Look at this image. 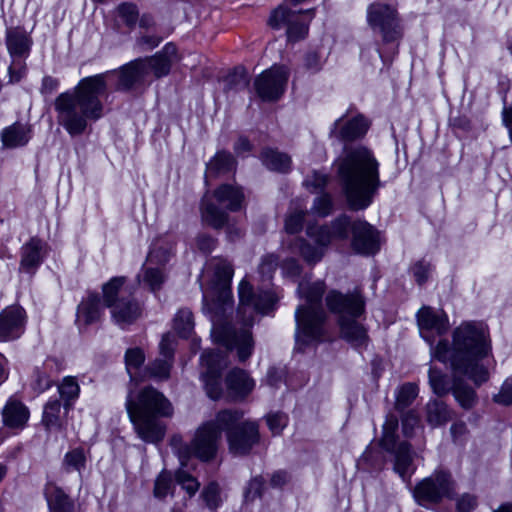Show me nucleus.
Returning <instances> with one entry per match:
<instances>
[{"label":"nucleus","instance_id":"42","mask_svg":"<svg viewBox=\"0 0 512 512\" xmlns=\"http://www.w3.org/2000/svg\"><path fill=\"white\" fill-rule=\"evenodd\" d=\"M86 465V456L82 448H75L67 452L63 459V468L67 472L77 471L81 473Z\"/></svg>","mask_w":512,"mask_h":512},{"label":"nucleus","instance_id":"4","mask_svg":"<svg viewBox=\"0 0 512 512\" xmlns=\"http://www.w3.org/2000/svg\"><path fill=\"white\" fill-rule=\"evenodd\" d=\"M126 410L138 436L145 442H160L165 435V427L158 421L159 417H171V402L152 386L139 391L136 399L129 393Z\"/></svg>","mask_w":512,"mask_h":512},{"label":"nucleus","instance_id":"13","mask_svg":"<svg viewBox=\"0 0 512 512\" xmlns=\"http://www.w3.org/2000/svg\"><path fill=\"white\" fill-rule=\"evenodd\" d=\"M313 11L292 12L284 6H279L271 13L268 23L274 29L286 26L288 40L298 41L306 37L308 33V22H305L303 18L308 15V21H310L313 18Z\"/></svg>","mask_w":512,"mask_h":512},{"label":"nucleus","instance_id":"39","mask_svg":"<svg viewBox=\"0 0 512 512\" xmlns=\"http://www.w3.org/2000/svg\"><path fill=\"white\" fill-rule=\"evenodd\" d=\"M171 253V245H163L161 242L157 241L153 244L147 256V264L163 267L169 261Z\"/></svg>","mask_w":512,"mask_h":512},{"label":"nucleus","instance_id":"46","mask_svg":"<svg viewBox=\"0 0 512 512\" xmlns=\"http://www.w3.org/2000/svg\"><path fill=\"white\" fill-rule=\"evenodd\" d=\"M171 358L156 359L147 368L146 371L150 377L158 380H166L170 376Z\"/></svg>","mask_w":512,"mask_h":512},{"label":"nucleus","instance_id":"44","mask_svg":"<svg viewBox=\"0 0 512 512\" xmlns=\"http://www.w3.org/2000/svg\"><path fill=\"white\" fill-rule=\"evenodd\" d=\"M201 497L210 510H216L222 503L221 489L218 483L210 482L203 489Z\"/></svg>","mask_w":512,"mask_h":512},{"label":"nucleus","instance_id":"43","mask_svg":"<svg viewBox=\"0 0 512 512\" xmlns=\"http://www.w3.org/2000/svg\"><path fill=\"white\" fill-rule=\"evenodd\" d=\"M60 411L61 404L58 400L49 401L45 407L43 412V423L48 429L52 428H60Z\"/></svg>","mask_w":512,"mask_h":512},{"label":"nucleus","instance_id":"10","mask_svg":"<svg viewBox=\"0 0 512 512\" xmlns=\"http://www.w3.org/2000/svg\"><path fill=\"white\" fill-rule=\"evenodd\" d=\"M243 194H205L201 203L202 221L214 229L227 223L224 208L237 211L242 207Z\"/></svg>","mask_w":512,"mask_h":512},{"label":"nucleus","instance_id":"18","mask_svg":"<svg viewBox=\"0 0 512 512\" xmlns=\"http://www.w3.org/2000/svg\"><path fill=\"white\" fill-rule=\"evenodd\" d=\"M351 228L350 220L346 215H341L328 226L310 225L306 229L307 235L321 246H328L334 238L346 239L348 229Z\"/></svg>","mask_w":512,"mask_h":512},{"label":"nucleus","instance_id":"36","mask_svg":"<svg viewBox=\"0 0 512 512\" xmlns=\"http://www.w3.org/2000/svg\"><path fill=\"white\" fill-rule=\"evenodd\" d=\"M125 277H114L102 287L103 299L106 306L116 303L124 296Z\"/></svg>","mask_w":512,"mask_h":512},{"label":"nucleus","instance_id":"27","mask_svg":"<svg viewBox=\"0 0 512 512\" xmlns=\"http://www.w3.org/2000/svg\"><path fill=\"white\" fill-rule=\"evenodd\" d=\"M394 453V471L404 481H409L415 468L413 467V453L411 446L407 442H401L394 449L391 450Z\"/></svg>","mask_w":512,"mask_h":512},{"label":"nucleus","instance_id":"28","mask_svg":"<svg viewBox=\"0 0 512 512\" xmlns=\"http://www.w3.org/2000/svg\"><path fill=\"white\" fill-rule=\"evenodd\" d=\"M32 40L21 28H11L6 33V46L13 58L26 57L29 54Z\"/></svg>","mask_w":512,"mask_h":512},{"label":"nucleus","instance_id":"26","mask_svg":"<svg viewBox=\"0 0 512 512\" xmlns=\"http://www.w3.org/2000/svg\"><path fill=\"white\" fill-rule=\"evenodd\" d=\"M45 255V244L32 238L21 250L20 271L32 274L42 263Z\"/></svg>","mask_w":512,"mask_h":512},{"label":"nucleus","instance_id":"3","mask_svg":"<svg viewBox=\"0 0 512 512\" xmlns=\"http://www.w3.org/2000/svg\"><path fill=\"white\" fill-rule=\"evenodd\" d=\"M108 74H97L81 79L73 91L61 93L54 103L58 124L71 136L85 132L88 121L103 116L102 97L107 94Z\"/></svg>","mask_w":512,"mask_h":512},{"label":"nucleus","instance_id":"23","mask_svg":"<svg viewBox=\"0 0 512 512\" xmlns=\"http://www.w3.org/2000/svg\"><path fill=\"white\" fill-rule=\"evenodd\" d=\"M141 63L140 59H136L120 69L118 72V89L128 90L136 85L151 82V79L147 76L145 67H143Z\"/></svg>","mask_w":512,"mask_h":512},{"label":"nucleus","instance_id":"29","mask_svg":"<svg viewBox=\"0 0 512 512\" xmlns=\"http://www.w3.org/2000/svg\"><path fill=\"white\" fill-rule=\"evenodd\" d=\"M30 139V127L18 122L6 127L1 132V141L6 148L25 146Z\"/></svg>","mask_w":512,"mask_h":512},{"label":"nucleus","instance_id":"21","mask_svg":"<svg viewBox=\"0 0 512 512\" xmlns=\"http://www.w3.org/2000/svg\"><path fill=\"white\" fill-rule=\"evenodd\" d=\"M113 322L121 328L133 324L141 315L139 304L130 296L121 297L116 303L109 306Z\"/></svg>","mask_w":512,"mask_h":512},{"label":"nucleus","instance_id":"57","mask_svg":"<svg viewBox=\"0 0 512 512\" xmlns=\"http://www.w3.org/2000/svg\"><path fill=\"white\" fill-rule=\"evenodd\" d=\"M266 419L273 434H279L287 424V416L280 412L269 414Z\"/></svg>","mask_w":512,"mask_h":512},{"label":"nucleus","instance_id":"19","mask_svg":"<svg viewBox=\"0 0 512 512\" xmlns=\"http://www.w3.org/2000/svg\"><path fill=\"white\" fill-rule=\"evenodd\" d=\"M25 311L19 306H10L0 313V341L7 342L20 337L24 330Z\"/></svg>","mask_w":512,"mask_h":512},{"label":"nucleus","instance_id":"40","mask_svg":"<svg viewBox=\"0 0 512 512\" xmlns=\"http://www.w3.org/2000/svg\"><path fill=\"white\" fill-rule=\"evenodd\" d=\"M173 327L181 337H188L194 328L192 312L188 309H180L174 317Z\"/></svg>","mask_w":512,"mask_h":512},{"label":"nucleus","instance_id":"51","mask_svg":"<svg viewBox=\"0 0 512 512\" xmlns=\"http://www.w3.org/2000/svg\"><path fill=\"white\" fill-rule=\"evenodd\" d=\"M305 212L294 210L290 212L285 220V229L288 233L295 234L302 230Z\"/></svg>","mask_w":512,"mask_h":512},{"label":"nucleus","instance_id":"7","mask_svg":"<svg viewBox=\"0 0 512 512\" xmlns=\"http://www.w3.org/2000/svg\"><path fill=\"white\" fill-rule=\"evenodd\" d=\"M221 437L222 430L219 428L216 415L213 420L207 421L197 428L190 444L185 443L181 435H174L170 440V445L177 454L180 464L186 466L191 456L204 462L214 459Z\"/></svg>","mask_w":512,"mask_h":512},{"label":"nucleus","instance_id":"30","mask_svg":"<svg viewBox=\"0 0 512 512\" xmlns=\"http://www.w3.org/2000/svg\"><path fill=\"white\" fill-rule=\"evenodd\" d=\"M2 416L6 426L10 428H21L26 424L29 418V411L22 403L9 401L2 411Z\"/></svg>","mask_w":512,"mask_h":512},{"label":"nucleus","instance_id":"5","mask_svg":"<svg viewBox=\"0 0 512 512\" xmlns=\"http://www.w3.org/2000/svg\"><path fill=\"white\" fill-rule=\"evenodd\" d=\"M325 288L322 281L301 282L298 286V293L305 300L295 311V340L298 350L322 342L327 337V314L321 306Z\"/></svg>","mask_w":512,"mask_h":512},{"label":"nucleus","instance_id":"2","mask_svg":"<svg viewBox=\"0 0 512 512\" xmlns=\"http://www.w3.org/2000/svg\"><path fill=\"white\" fill-rule=\"evenodd\" d=\"M417 320L420 334L430 344L434 359L443 363L449 362L456 374L467 375L476 385L488 380L489 372L482 360L488 356L491 347L486 329L481 324L462 323L453 331L452 347L446 340H440L433 347L434 337L442 336L449 329L446 313L423 307L417 314Z\"/></svg>","mask_w":512,"mask_h":512},{"label":"nucleus","instance_id":"20","mask_svg":"<svg viewBox=\"0 0 512 512\" xmlns=\"http://www.w3.org/2000/svg\"><path fill=\"white\" fill-rule=\"evenodd\" d=\"M176 46L172 43L165 45L162 51L155 54L153 57L140 58L142 66L147 71V76L152 80L154 78H160L169 73L171 64L176 57Z\"/></svg>","mask_w":512,"mask_h":512},{"label":"nucleus","instance_id":"11","mask_svg":"<svg viewBox=\"0 0 512 512\" xmlns=\"http://www.w3.org/2000/svg\"><path fill=\"white\" fill-rule=\"evenodd\" d=\"M367 21L373 29H378L384 42H393L402 37V27L397 9L384 4L373 3L368 7Z\"/></svg>","mask_w":512,"mask_h":512},{"label":"nucleus","instance_id":"12","mask_svg":"<svg viewBox=\"0 0 512 512\" xmlns=\"http://www.w3.org/2000/svg\"><path fill=\"white\" fill-rule=\"evenodd\" d=\"M202 379L207 395L217 400L222 395L221 374L228 366L227 353L206 351L201 356Z\"/></svg>","mask_w":512,"mask_h":512},{"label":"nucleus","instance_id":"45","mask_svg":"<svg viewBox=\"0 0 512 512\" xmlns=\"http://www.w3.org/2000/svg\"><path fill=\"white\" fill-rule=\"evenodd\" d=\"M60 396L65 400V409L69 407V401L75 400L79 395V385L75 378L65 377L58 387Z\"/></svg>","mask_w":512,"mask_h":512},{"label":"nucleus","instance_id":"52","mask_svg":"<svg viewBox=\"0 0 512 512\" xmlns=\"http://www.w3.org/2000/svg\"><path fill=\"white\" fill-rule=\"evenodd\" d=\"M345 201L350 210L365 209L372 202L371 194H345Z\"/></svg>","mask_w":512,"mask_h":512},{"label":"nucleus","instance_id":"47","mask_svg":"<svg viewBox=\"0 0 512 512\" xmlns=\"http://www.w3.org/2000/svg\"><path fill=\"white\" fill-rule=\"evenodd\" d=\"M145 355L144 352L140 348H131L126 351L125 354V362L126 369L131 377V379H135V372L141 367L144 363Z\"/></svg>","mask_w":512,"mask_h":512},{"label":"nucleus","instance_id":"1","mask_svg":"<svg viewBox=\"0 0 512 512\" xmlns=\"http://www.w3.org/2000/svg\"><path fill=\"white\" fill-rule=\"evenodd\" d=\"M209 266L213 270V277L210 286L203 292V300L204 311L209 314L212 322V337L227 350L236 348L239 360L245 361L253 350L252 335L247 327L253 325L254 313H269L278 298L271 291L254 292L250 283L242 280L238 288V314L245 328L237 331L231 325L222 323L232 303L231 280L234 269L230 262L222 258L212 259Z\"/></svg>","mask_w":512,"mask_h":512},{"label":"nucleus","instance_id":"55","mask_svg":"<svg viewBox=\"0 0 512 512\" xmlns=\"http://www.w3.org/2000/svg\"><path fill=\"white\" fill-rule=\"evenodd\" d=\"M333 204L329 194H321L318 196L313 205V212L319 216L325 217L332 211Z\"/></svg>","mask_w":512,"mask_h":512},{"label":"nucleus","instance_id":"15","mask_svg":"<svg viewBox=\"0 0 512 512\" xmlns=\"http://www.w3.org/2000/svg\"><path fill=\"white\" fill-rule=\"evenodd\" d=\"M326 305L332 313L338 315V321L341 318H357L365 311V299L359 289L347 294L332 290L326 296Z\"/></svg>","mask_w":512,"mask_h":512},{"label":"nucleus","instance_id":"35","mask_svg":"<svg viewBox=\"0 0 512 512\" xmlns=\"http://www.w3.org/2000/svg\"><path fill=\"white\" fill-rule=\"evenodd\" d=\"M453 373H454V377H455L454 385H453V394H454L456 400L464 409L472 408L475 405L476 400H477L475 391L471 387L462 384L457 379L458 376H466V377H468V376L464 375V374H459V373L456 374L454 371H453Z\"/></svg>","mask_w":512,"mask_h":512},{"label":"nucleus","instance_id":"61","mask_svg":"<svg viewBox=\"0 0 512 512\" xmlns=\"http://www.w3.org/2000/svg\"><path fill=\"white\" fill-rule=\"evenodd\" d=\"M277 267V257L274 255H267L263 257L259 271L263 276L271 277L272 273L276 270Z\"/></svg>","mask_w":512,"mask_h":512},{"label":"nucleus","instance_id":"34","mask_svg":"<svg viewBox=\"0 0 512 512\" xmlns=\"http://www.w3.org/2000/svg\"><path fill=\"white\" fill-rule=\"evenodd\" d=\"M317 246H312L303 238H296L293 242V250L300 253L305 261L309 263H316L320 261L324 255L325 249L328 246H321L316 243Z\"/></svg>","mask_w":512,"mask_h":512},{"label":"nucleus","instance_id":"33","mask_svg":"<svg viewBox=\"0 0 512 512\" xmlns=\"http://www.w3.org/2000/svg\"><path fill=\"white\" fill-rule=\"evenodd\" d=\"M426 418L430 425L436 427L447 423L451 419V413L445 403L433 400L426 405Z\"/></svg>","mask_w":512,"mask_h":512},{"label":"nucleus","instance_id":"22","mask_svg":"<svg viewBox=\"0 0 512 512\" xmlns=\"http://www.w3.org/2000/svg\"><path fill=\"white\" fill-rule=\"evenodd\" d=\"M102 305L97 293H88L77 307L76 323L81 327H87L98 322L102 316Z\"/></svg>","mask_w":512,"mask_h":512},{"label":"nucleus","instance_id":"38","mask_svg":"<svg viewBox=\"0 0 512 512\" xmlns=\"http://www.w3.org/2000/svg\"><path fill=\"white\" fill-rule=\"evenodd\" d=\"M398 429V419L394 415H388L383 425V435L381 445L387 451H391L396 445V431Z\"/></svg>","mask_w":512,"mask_h":512},{"label":"nucleus","instance_id":"14","mask_svg":"<svg viewBox=\"0 0 512 512\" xmlns=\"http://www.w3.org/2000/svg\"><path fill=\"white\" fill-rule=\"evenodd\" d=\"M289 77L284 66H272L261 73L254 81L257 95L264 101H276L284 93Z\"/></svg>","mask_w":512,"mask_h":512},{"label":"nucleus","instance_id":"62","mask_svg":"<svg viewBox=\"0 0 512 512\" xmlns=\"http://www.w3.org/2000/svg\"><path fill=\"white\" fill-rule=\"evenodd\" d=\"M174 343L175 339L170 333L163 335L160 342V353L164 358L172 359L174 353Z\"/></svg>","mask_w":512,"mask_h":512},{"label":"nucleus","instance_id":"17","mask_svg":"<svg viewBox=\"0 0 512 512\" xmlns=\"http://www.w3.org/2000/svg\"><path fill=\"white\" fill-rule=\"evenodd\" d=\"M349 113L348 111L344 116L333 123L330 130V137L349 142L359 139L366 134L370 126L369 121L361 114L349 120H345Z\"/></svg>","mask_w":512,"mask_h":512},{"label":"nucleus","instance_id":"24","mask_svg":"<svg viewBox=\"0 0 512 512\" xmlns=\"http://www.w3.org/2000/svg\"><path fill=\"white\" fill-rule=\"evenodd\" d=\"M227 390L234 399H244L255 388V381L240 368L232 369L225 379Z\"/></svg>","mask_w":512,"mask_h":512},{"label":"nucleus","instance_id":"8","mask_svg":"<svg viewBox=\"0 0 512 512\" xmlns=\"http://www.w3.org/2000/svg\"><path fill=\"white\" fill-rule=\"evenodd\" d=\"M243 412L222 410L217 413L220 430L226 433L230 453L236 456L248 454L259 442V427L254 421H242Z\"/></svg>","mask_w":512,"mask_h":512},{"label":"nucleus","instance_id":"48","mask_svg":"<svg viewBox=\"0 0 512 512\" xmlns=\"http://www.w3.org/2000/svg\"><path fill=\"white\" fill-rule=\"evenodd\" d=\"M429 383L434 393L439 396H443L450 391L448 380L435 368L429 370Z\"/></svg>","mask_w":512,"mask_h":512},{"label":"nucleus","instance_id":"16","mask_svg":"<svg viewBox=\"0 0 512 512\" xmlns=\"http://www.w3.org/2000/svg\"><path fill=\"white\" fill-rule=\"evenodd\" d=\"M353 250L362 255H373L380 249L379 232L368 222L357 220L351 224Z\"/></svg>","mask_w":512,"mask_h":512},{"label":"nucleus","instance_id":"64","mask_svg":"<svg viewBox=\"0 0 512 512\" xmlns=\"http://www.w3.org/2000/svg\"><path fill=\"white\" fill-rule=\"evenodd\" d=\"M477 505L476 497L470 494H464L457 501L458 512H471Z\"/></svg>","mask_w":512,"mask_h":512},{"label":"nucleus","instance_id":"49","mask_svg":"<svg viewBox=\"0 0 512 512\" xmlns=\"http://www.w3.org/2000/svg\"><path fill=\"white\" fill-rule=\"evenodd\" d=\"M184 467L185 466L181 465V467L177 470L175 479L177 483L181 485L182 488L185 489L190 496H192L198 491L200 484L196 478L184 470Z\"/></svg>","mask_w":512,"mask_h":512},{"label":"nucleus","instance_id":"53","mask_svg":"<svg viewBox=\"0 0 512 512\" xmlns=\"http://www.w3.org/2000/svg\"><path fill=\"white\" fill-rule=\"evenodd\" d=\"M171 488L172 479L170 474L162 472L155 481L154 495L155 497L162 499L170 493Z\"/></svg>","mask_w":512,"mask_h":512},{"label":"nucleus","instance_id":"59","mask_svg":"<svg viewBox=\"0 0 512 512\" xmlns=\"http://www.w3.org/2000/svg\"><path fill=\"white\" fill-rule=\"evenodd\" d=\"M419 418L414 410L406 412L402 417L403 432L406 436L413 433L414 428L418 425Z\"/></svg>","mask_w":512,"mask_h":512},{"label":"nucleus","instance_id":"60","mask_svg":"<svg viewBox=\"0 0 512 512\" xmlns=\"http://www.w3.org/2000/svg\"><path fill=\"white\" fill-rule=\"evenodd\" d=\"M263 487L264 480L261 477H255L249 482L245 492V497L251 500L255 499L256 497H260L262 495Z\"/></svg>","mask_w":512,"mask_h":512},{"label":"nucleus","instance_id":"25","mask_svg":"<svg viewBox=\"0 0 512 512\" xmlns=\"http://www.w3.org/2000/svg\"><path fill=\"white\" fill-rule=\"evenodd\" d=\"M237 165V160L232 153L226 150H219L207 162L205 178L209 181L221 175L235 173Z\"/></svg>","mask_w":512,"mask_h":512},{"label":"nucleus","instance_id":"9","mask_svg":"<svg viewBox=\"0 0 512 512\" xmlns=\"http://www.w3.org/2000/svg\"><path fill=\"white\" fill-rule=\"evenodd\" d=\"M455 492L456 483L452 475L441 470L418 482L413 489V497L419 505L427 508L451 499Z\"/></svg>","mask_w":512,"mask_h":512},{"label":"nucleus","instance_id":"6","mask_svg":"<svg viewBox=\"0 0 512 512\" xmlns=\"http://www.w3.org/2000/svg\"><path fill=\"white\" fill-rule=\"evenodd\" d=\"M336 174L347 192H376L383 188L379 162L364 146L345 147L334 162Z\"/></svg>","mask_w":512,"mask_h":512},{"label":"nucleus","instance_id":"50","mask_svg":"<svg viewBox=\"0 0 512 512\" xmlns=\"http://www.w3.org/2000/svg\"><path fill=\"white\" fill-rule=\"evenodd\" d=\"M118 16L130 28L134 27L139 19V11L133 3H122L117 7Z\"/></svg>","mask_w":512,"mask_h":512},{"label":"nucleus","instance_id":"56","mask_svg":"<svg viewBox=\"0 0 512 512\" xmlns=\"http://www.w3.org/2000/svg\"><path fill=\"white\" fill-rule=\"evenodd\" d=\"M430 271L431 266L425 261H418L411 267L413 277L419 285H423L427 281Z\"/></svg>","mask_w":512,"mask_h":512},{"label":"nucleus","instance_id":"37","mask_svg":"<svg viewBox=\"0 0 512 512\" xmlns=\"http://www.w3.org/2000/svg\"><path fill=\"white\" fill-rule=\"evenodd\" d=\"M165 277L164 271L160 266L148 265L146 263V266L143 268L142 281L153 292L161 288Z\"/></svg>","mask_w":512,"mask_h":512},{"label":"nucleus","instance_id":"54","mask_svg":"<svg viewBox=\"0 0 512 512\" xmlns=\"http://www.w3.org/2000/svg\"><path fill=\"white\" fill-rule=\"evenodd\" d=\"M328 180L329 178L326 174L319 171H313L305 178L304 186L306 189L322 190L325 188Z\"/></svg>","mask_w":512,"mask_h":512},{"label":"nucleus","instance_id":"63","mask_svg":"<svg viewBox=\"0 0 512 512\" xmlns=\"http://www.w3.org/2000/svg\"><path fill=\"white\" fill-rule=\"evenodd\" d=\"M304 67L310 72H318L322 67L321 57L317 52H309L304 58Z\"/></svg>","mask_w":512,"mask_h":512},{"label":"nucleus","instance_id":"32","mask_svg":"<svg viewBox=\"0 0 512 512\" xmlns=\"http://www.w3.org/2000/svg\"><path fill=\"white\" fill-rule=\"evenodd\" d=\"M339 326L341 335L344 339L351 342L354 345H360L366 338V331L362 325H360L356 318L339 320Z\"/></svg>","mask_w":512,"mask_h":512},{"label":"nucleus","instance_id":"58","mask_svg":"<svg viewBox=\"0 0 512 512\" xmlns=\"http://www.w3.org/2000/svg\"><path fill=\"white\" fill-rule=\"evenodd\" d=\"M494 401L502 405L512 403V378H508L504 381L499 393L494 396Z\"/></svg>","mask_w":512,"mask_h":512},{"label":"nucleus","instance_id":"31","mask_svg":"<svg viewBox=\"0 0 512 512\" xmlns=\"http://www.w3.org/2000/svg\"><path fill=\"white\" fill-rule=\"evenodd\" d=\"M260 158L263 164L272 171L286 173L291 168V157L275 149H264L261 152Z\"/></svg>","mask_w":512,"mask_h":512},{"label":"nucleus","instance_id":"41","mask_svg":"<svg viewBox=\"0 0 512 512\" xmlns=\"http://www.w3.org/2000/svg\"><path fill=\"white\" fill-rule=\"evenodd\" d=\"M418 395V387L413 383H405L402 385L397 393L395 408L402 411L410 406Z\"/></svg>","mask_w":512,"mask_h":512}]
</instances>
